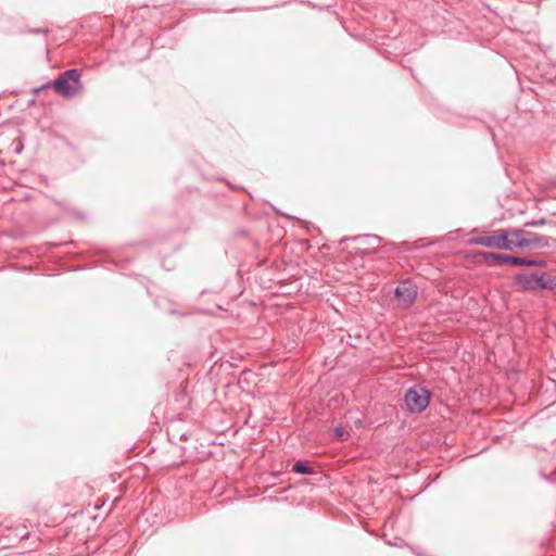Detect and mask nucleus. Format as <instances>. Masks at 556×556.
<instances>
[{"instance_id":"1","label":"nucleus","mask_w":556,"mask_h":556,"mask_svg":"<svg viewBox=\"0 0 556 556\" xmlns=\"http://www.w3.org/2000/svg\"><path fill=\"white\" fill-rule=\"evenodd\" d=\"M80 78L81 73L77 68L67 70L61 73L54 80L34 88L33 94L38 98L41 93L53 89L65 99L75 98L84 91V84Z\"/></svg>"},{"instance_id":"2","label":"nucleus","mask_w":556,"mask_h":556,"mask_svg":"<svg viewBox=\"0 0 556 556\" xmlns=\"http://www.w3.org/2000/svg\"><path fill=\"white\" fill-rule=\"evenodd\" d=\"M510 228L482 231L468 239L469 245H481L489 249L513 251Z\"/></svg>"},{"instance_id":"3","label":"nucleus","mask_w":556,"mask_h":556,"mask_svg":"<svg viewBox=\"0 0 556 556\" xmlns=\"http://www.w3.org/2000/svg\"><path fill=\"white\" fill-rule=\"evenodd\" d=\"M477 257L481 258L489 266H493L496 264H508L514 266H530V267H545L546 261L544 260H533L520 256H513L502 253L494 252H478L476 254Z\"/></svg>"},{"instance_id":"4","label":"nucleus","mask_w":556,"mask_h":556,"mask_svg":"<svg viewBox=\"0 0 556 556\" xmlns=\"http://www.w3.org/2000/svg\"><path fill=\"white\" fill-rule=\"evenodd\" d=\"M510 239L513 250L516 248L543 249L551 245L548 237L519 228H510Z\"/></svg>"},{"instance_id":"5","label":"nucleus","mask_w":556,"mask_h":556,"mask_svg":"<svg viewBox=\"0 0 556 556\" xmlns=\"http://www.w3.org/2000/svg\"><path fill=\"white\" fill-rule=\"evenodd\" d=\"M515 281L519 289L526 291L556 289V277L548 274H519L516 276Z\"/></svg>"},{"instance_id":"6","label":"nucleus","mask_w":556,"mask_h":556,"mask_svg":"<svg viewBox=\"0 0 556 556\" xmlns=\"http://www.w3.org/2000/svg\"><path fill=\"white\" fill-rule=\"evenodd\" d=\"M430 400L431 392L419 384L410 387L404 395L406 408L410 414H420L426 410Z\"/></svg>"},{"instance_id":"7","label":"nucleus","mask_w":556,"mask_h":556,"mask_svg":"<svg viewBox=\"0 0 556 556\" xmlns=\"http://www.w3.org/2000/svg\"><path fill=\"white\" fill-rule=\"evenodd\" d=\"M395 298L399 305L403 308H408L413 305L417 296V287L410 281L406 280L401 282L395 289Z\"/></svg>"},{"instance_id":"8","label":"nucleus","mask_w":556,"mask_h":556,"mask_svg":"<svg viewBox=\"0 0 556 556\" xmlns=\"http://www.w3.org/2000/svg\"><path fill=\"white\" fill-rule=\"evenodd\" d=\"M293 471L301 475H312L314 472V469L313 467L305 463L296 462L293 465Z\"/></svg>"},{"instance_id":"9","label":"nucleus","mask_w":556,"mask_h":556,"mask_svg":"<svg viewBox=\"0 0 556 556\" xmlns=\"http://www.w3.org/2000/svg\"><path fill=\"white\" fill-rule=\"evenodd\" d=\"M544 224H546V219L541 218L539 220L529 222L526 224V226H540V225H544Z\"/></svg>"},{"instance_id":"10","label":"nucleus","mask_w":556,"mask_h":556,"mask_svg":"<svg viewBox=\"0 0 556 556\" xmlns=\"http://www.w3.org/2000/svg\"><path fill=\"white\" fill-rule=\"evenodd\" d=\"M344 432H345V431H344V429H343L342 427H338V428H336V429H334V434H336V437H338V438L343 437Z\"/></svg>"},{"instance_id":"11","label":"nucleus","mask_w":556,"mask_h":556,"mask_svg":"<svg viewBox=\"0 0 556 556\" xmlns=\"http://www.w3.org/2000/svg\"><path fill=\"white\" fill-rule=\"evenodd\" d=\"M31 33H42V34H47L48 33V29L47 28H37V29H33Z\"/></svg>"}]
</instances>
